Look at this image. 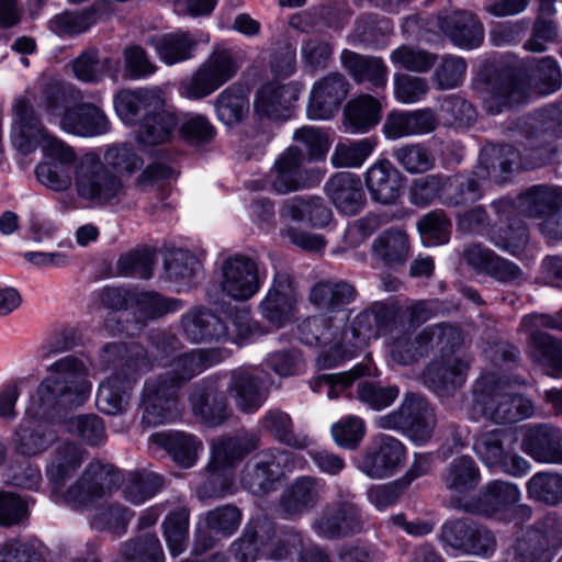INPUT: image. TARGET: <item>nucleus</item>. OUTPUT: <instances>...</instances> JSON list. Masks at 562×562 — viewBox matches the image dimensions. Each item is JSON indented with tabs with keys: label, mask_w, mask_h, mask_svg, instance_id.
<instances>
[{
	"label": "nucleus",
	"mask_w": 562,
	"mask_h": 562,
	"mask_svg": "<svg viewBox=\"0 0 562 562\" xmlns=\"http://www.w3.org/2000/svg\"><path fill=\"white\" fill-rule=\"evenodd\" d=\"M227 391L236 407L244 414L256 413L267 401L269 393L262 378L249 369L233 371Z\"/></svg>",
	"instance_id": "obj_37"
},
{
	"label": "nucleus",
	"mask_w": 562,
	"mask_h": 562,
	"mask_svg": "<svg viewBox=\"0 0 562 562\" xmlns=\"http://www.w3.org/2000/svg\"><path fill=\"white\" fill-rule=\"evenodd\" d=\"M358 294L357 288L351 282L339 278H328L312 285L308 301L324 313H351L347 306L357 300Z\"/></svg>",
	"instance_id": "obj_31"
},
{
	"label": "nucleus",
	"mask_w": 562,
	"mask_h": 562,
	"mask_svg": "<svg viewBox=\"0 0 562 562\" xmlns=\"http://www.w3.org/2000/svg\"><path fill=\"white\" fill-rule=\"evenodd\" d=\"M520 211L529 216L544 218L554 215L562 207V188L548 184H536L517 198Z\"/></svg>",
	"instance_id": "obj_45"
},
{
	"label": "nucleus",
	"mask_w": 562,
	"mask_h": 562,
	"mask_svg": "<svg viewBox=\"0 0 562 562\" xmlns=\"http://www.w3.org/2000/svg\"><path fill=\"white\" fill-rule=\"evenodd\" d=\"M123 482L124 474L120 469L93 459L63 493L61 499L71 509L83 512L99 499L117 491Z\"/></svg>",
	"instance_id": "obj_6"
},
{
	"label": "nucleus",
	"mask_w": 562,
	"mask_h": 562,
	"mask_svg": "<svg viewBox=\"0 0 562 562\" xmlns=\"http://www.w3.org/2000/svg\"><path fill=\"white\" fill-rule=\"evenodd\" d=\"M261 428L276 440L296 448L304 449L308 446L306 436L295 435L290 415L279 408H271L260 419Z\"/></svg>",
	"instance_id": "obj_56"
},
{
	"label": "nucleus",
	"mask_w": 562,
	"mask_h": 562,
	"mask_svg": "<svg viewBox=\"0 0 562 562\" xmlns=\"http://www.w3.org/2000/svg\"><path fill=\"white\" fill-rule=\"evenodd\" d=\"M436 26L450 42L465 49L479 47L484 40V26L480 19L467 10L440 11Z\"/></svg>",
	"instance_id": "obj_24"
},
{
	"label": "nucleus",
	"mask_w": 562,
	"mask_h": 562,
	"mask_svg": "<svg viewBox=\"0 0 562 562\" xmlns=\"http://www.w3.org/2000/svg\"><path fill=\"white\" fill-rule=\"evenodd\" d=\"M260 447V438L257 434L243 430L232 436H222L212 445L213 467L235 465L246 456Z\"/></svg>",
	"instance_id": "obj_43"
},
{
	"label": "nucleus",
	"mask_w": 562,
	"mask_h": 562,
	"mask_svg": "<svg viewBox=\"0 0 562 562\" xmlns=\"http://www.w3.org/2000/svg\"><path fill=\"white\" fill-rule=\"evenodd\" d=\"M276 524L268 517L251 519L238 540V546L245 557L257 553L261 548L270 544L276 536Z\"/></svg>",
	"instance_id": "obj_63"
},
{
	"label": "nucleus",
	"mask_w": 562,
	"mask_h": 562,
	"mask_svg": "<svg viewBox=\"0 0 562 562\" xmlns=\"http://www.w3.org/2000/svg\"><path fill=\"white\" fill-rule=\"evenodd\" d=\"M441 540L462 553L488 557L496 548L493 533L471 519H451L441 527Z\"/></svg>",
	"instance_id": "obj_20"
},
{
	"label": "nucleus",
	"mask_w": 562,
	"mask_h": 562,
	"mask_svg": "<svg viewBox=\"0 0 562 562\" xmlns=\"http://www.w3.org/2000/svg\"><path fill=\"white\" fill-rule=\"evenodd\" d=\"M280 216L286 221L308 222L312 226L324 227L331 217V210L319 196H295L284 201Z\"/></svg>",
	"instance_id": "obj_49"
},
{
	"label": "nucleus",
	"mask_w": 562,
	"mask_h": 562,
	"mask_svg": "<svg viewBox=\"0 0 562 562\" xmlns=\"http://www.w3.org/2000/svg\"><path fill=\"white\" fill-rule=\"evenodd\" d=\"M182 306V302L178 299L166 297L155 291L136 290L133 307L139 318L148 321L176 312Z\"/></svg>",
	"instance_id": "obj_61"
},
{
	"label": "nucleus",
	"mask_w": 562,
	"mask_h": 562,
	"mask_svg": "<svg viewBox=\"0 0 562 562\" xmlns=\"http://www.w3.org/2000/svg\"><path fill=\"white\" fill-rule=\"evenodd\" d=\"M370 255L380 267L390 271H400L412 256L409 235L401 227L386 228L371 243Z\"/></svg>",
	"instance_id": "obj_25"
},
{
	"label": "nucleus",
	"mask_w": 562,
	"mask_h": 562,
	"mask_svg": "<svg viewBox=\"0 0 562 562\" xmlns=\"http://www.w3.org/2000/svg\"><path fill=\"white\" fill-rule=\"evenodd\" d=\"M164 267L169 281L189 284L199 272L201 262L188 250L173 249L167 252Z\"/></svg>",
	"instance_id": "obj_62"
},
{
	"label": "nucleus",
	"mask_w": 562,
	"mask_h": 562,
	"mask_svg": "<svg viewBox=\"0 0 562 562\" xmlns=\"http://www.w3.org/2000/svg\"><path fill=\"white\" fill-rule=\"evenodd\" d=\"M353 493L339 486L337 498L326 504L314 519V532L327 540H338L359 533L363 528V518Z\"/></svg>",
	"instance_id": "obj_10"
},
{
	"label": "nucleus",
	"mask_w": 562,
	"mask_h": 562,
	"mask_svg": "<svg viewBox=\"0 0 562 562\" xmlns=\"http://www.w3.org/2000/svg\"><path fill=\"white\" fill-rule=\"evenodd\" d=\"M350 315V312L321 313L305 318L299 325V336L303 344L329 347L317 357L319 367H336L355 356L348 326Z\"/></svg>",
	"instance_id": "obj_4"
},
{
	"label": "nucleus",
	"mask_w": 562,
	"mask_h": 562,
	"mask_svg": "<svg viewBox=\"0 0 562 562\" xmlns=\"http://www.w3.org/2000/svg\"><path fill=\"white\" fill-rule=\"evenodd\" d=\"M542 328L562 331V310L554 315H526L519 325V330L528 334V353L532 360L548 364L562 375V342Z\"/></svg>",
	"instance_id": "obj_13"
},
{
	"label": "nucleus",
	"mask_w": 562,
	"mask_h": 562,
	"mask_svg": "<svg viewBox=\"0 0 562 562\" xmlns=\"http://www.w3.org/2000/svg\"><path fill=\"white\" fill-rule=\"evenodd\" d=\"M190 510L179 507L170 512L164 522V537L172 557H178L188 547Z\"/></svg>",
	"instance_id": "obj_59"
},
{
	"label": "nucleus",
	"mask_w": 562,
	"mask_h": 562,
	"mask_svg": "<svg viewBox=\"0 0 562 562\" xmlns=\"http://www.w3.org/2000/svg\"><path fill=\"white\" fill-rule=\"evenodd\" d=\"M58 124L64 132L81 137L99 136L110 131V121L105 113L89 102L68 106Z\"/></svg>",
	"instance_id": "obj_36"
},
{
	"label": "nucleus",
	"mask_w": 562,
	"mask_h": 562,
	"mask_svg": "<svg viewBox=\"0 0 562 562\" xmlns=\"http://www.w3.org/2000/svg\"><path fill=\"white\" fill-rule=\"evenodd\" d=\"M302 87L299 82L280 83L270 81L262 85L254 101L259 117L280 120L289 116L291 106L299 100Z\"/></svg>",
	"instance_id": "obj_27"
},
{
	"label": "nucleus",
	"mask_w": 562,
	"mask_h": 562,
	"mask_svg": "<svg viewBox=\"0 0 562 562\" xmlns=\"http://www.w3.org/2000/svg\"><path fill=\"white\" fill-rule=\"evenodd\" d=\"M473 408L481 417L495 425L514 424L533 414L530 400L519 393L508 392L492 373L484 374L475 381Z\"/></svg>",
	"instance_id": "obj_5"
},
{
	"label": "nucleus",
	"mask_w": 562,
	"mask_h": 562,
	"mask_svg": "<svg viewBox=\"0 0 562 562\" xmlns=\"http://www.w3.org/2000/svg\"><path fill=\"white\" fill-rule=\"evenodd\" d=\"M437 117L432 110L393 111L385 117L383 133L389 139L428 134L435 131Z\"/></svg>",
	"instance_id": "obj_39"
},
{
	"label": "nucleus",
	"mask_w": 562,
	"mask_h": 562,
	"mask_svg": "<svg viewBox=\"0 0 562 562\" xmlns=\"http://www.w3.org/2000/svg\"><path fill=\"white\" fill-rule=\"evenodd\" d=\"M296 301L292 276L285 271H277L259 310L267 322L279 328L292 317Z\"/></svg>",
	"instance_id": "obj_23"
},
{
	"label": "nucleus",
	"mask_w": 562,
	"mask_h": 562,
	"mask_svg": "<svg viewBox=\"0 0 562 562\" xmlns=\"http://www.w3.org/2000/svg\"><path fill=\"white\" fill-rule=\"evenodd\" d=\"M404 443L390 435H378L359 453L356 468L371 480H384L395 475L406 463Z\"/></svg>",
	"instance_id": "obj_14"
},
{
	"label": "nucleus",
	"mask_w": 562,
	"mask_h": 562,
	"mask_svg": "<svg viewBox=\"0 0 562 562\" xmlns=\"http://www.w3.org/2000/svg\"><path fill=\"white\" fill-rule=\"evenodd\" d=\"M112 3L108 0L94 2L91 7L79 11H65L48 22V29L61 37H71L88 31L104 14H111Z\"/></svg>",
	"instance_id": "obj_40"
},
{
	"label": "nucleus",
	"mask_w": 562,
	"mask_h": 562,
	"mask_svg": "<svg viewBox=\"0 0 562 562\" xmlns=\"http://www.w3.org/2000/svg\"><path fill=\"white\" fill-rule=\"evenodd\" d=\"M322 492L321 479L310 475L300 476L282 492L279 509L284 517H300L318 505Z\"/></svg>",
	"instance_id": "obj_33"
},
{
	"label": "nucleus",
	"mask_w": 562,
	"mask_h": 562,
	"mask_svg": "<svg viewBox=\"0 0 562 562\" xmlns=\"http://www.w3.org/2000/svg\"><path fill=\"white\" fill-rule=\"evenodd\" d=\"M215 350L193 349L173 358L172 370L160 376H168L179 390L195 375L215 362Z\"/></svg>",
	"instance_id": "obj_54"
},
{
	"label": "nucleus",
	"mask_w": 562,
	"mask_h": 562,
	"mask_svg": "<svg viewBox=\"0 0 562 562\" xmlns=\"http://www.w3.org/2000/svg\"><path fill=\"white\" fill-rule=\"evenodd\" d=\"M261 284L259 266L254 258L238 254L222 262L220 289L228 299L246 302L259 292Z\"/></svg>",
	"instance_id": "obj_17"
},
{
	"label": "nucleus",
	"mask_w": 562,
	"mask_h": 562,
	"mask_svg": "<svg viewBox=\"0 0 562 562\" xmlns=\"http://www.w3.org/2000/svg\"><path fill=\"white\" fill-rule=\"evenodd\" d=\"M349 92L347 78L338 71L328 72L313 83L307 116L312 120H328L340 109Z\"/></svg>",
	"instance_id": "obj_21"
},
{
	"label": "nucleus",
	"mask_w": 562,
	"mask_h": 562,
	"mask_svg": "<svg viewBox=\"0 0 562 562\" xmlns=\"http://www.w3.org/2000/svg\"><path fill=\"white\" fill-rule=\"evenodd\" d=\"M520 150L512 145L488 144L481 150L475 175L483 180L491 179L495 183H504L520 168Z\"/></svg>",
	"instance_id": "obj_29"
},
{
	"label": "nucleus",
	"mask_w": 562,
	"mask_h": 562,
	"mask_svg": "<svg viewBox=\"0 0 562 562\" xmlns=\"http://www.w3.org/2000/svg\"><path fill=\"white\" fill-rule=\"evenodd\" d=\"M562 547V525L547 518L540 526L530 528L517 539L516 562H552Z\"/></svg>",
	"instance_id": "obj_18"
},
{
	"label": "nucleus",
	"mask_w": 562,
	"mask_h": 562,
	"mask_svg": "<svg viewBox=\"0 0 562 562\" xmlns=\"http://www.w3.org/2000/svg\"><path fill=\"white\" fill-rule=\"evenodd\" d=\"M86 459V450L76 442L65 441L50 454L46 464V477L56 486H63Z\"/></svg>",
	"instance_id": "obj_46"
},
{
	"label": "nucleus",
	"mask_w": 562,
	"mask_h": 562,
	"mask_svg": "<svg viewBox=\"0 0 562 562\" xmlns=\"http://www.w3.org/2000/svg\"><path fill=\"white\" fill-rule=\"evenodd\" d=\"M480 481V468L470 456L454 458L441 474V482L445 487L450 493L458 495L474 491Z\"/></svg>",
	"instance_id": "obj_52"
},
{
	"label": "nucleus",
	"mask_w": 562,
	"mask_h": 562,
	"mask_svg": "<svg viewBox=\"0 0 562 562\" xmlns=\"http://www.w3.org/2000/svg\"><path fill=\"white\" fill-rule=\"evenodd\" d=\"M521 449L537 462H562V430L549 424L529 427L521 440Z\"/></svg>",
	"instance_id": "obj_38"
},
{
	"label": "nucleus",
	"mask_w": 562,
	"mask_h": 562,
	"mask_svg": "<svg viewBox=\"0 0 562 562\" xmlns=\"http://www.w3.org/2000/svg\"><path fill=\"white\" fill-rule=\"evenodd\" d=\"M382 116L380 101L371 94H360L348 101L344 110V125L351 134L367 133L376 126Z\"/></svg>",
	"instance_id": "obj_47"
},
{
	"label": "nucleus",
	"mask_w": 562,
	"mask_h": 562,
	"mask_svg": "<svg viewBox=\"0 0 562 562\" xmlns=\"http://www.w3.org/2000/svg\"><path fill=\"white\" fill-rule=\"evenodd\" d=\"M123 485L124 497L132 504L139 505L161 490L164 480L154 472L135 470L124 475Z\"/></svg>",
	"instance_id": "obj_57"
},
{
	"label": "nucleus",
	"mask_w": 562,
	"mask_h": 562,
	"mask_svg": "<svg viewBox=\"0 0 562 562\" xmlns=\"http://www.w3.org/2000/svg\"><path fill=\"white\" fill-rule=\"evenodd\" d=\"M461 342V330L447 324L428 326L417 334L405 329L392 336L390 355L398 364L408 366L427 356L435 346L459 347Z\"/></svg>",
	"instance_id": "obj_9"
},
{
	"label": "nucleus",
	"mask_w": 562,
	"mask_h": 562,
	"mask_svg": "<svg viewBox=\"0 0 562 562\" xmlns=\"http://www.w3.org/2000/svg\"><path fill=\"white\" fill-rule=\"evenodd\" d=\"M295 456L282 449H267L256 454L243 469L241 485L255 495L274 490L286 471L293 469Z\"/></svg>",
	"instance_id": "obj_15"
},
{
	"label": "nucleus",
	"mask_w": 562,
	"mask_h": 562,
	"mask_svg": "<svg viewBox=\"0 0 562 562\" xmlns=\"http://www.w3.org/2000/svg\"><path fill=\"white\" fill-rule=\"evenodd\" d=\"M325 192L337 211L345 215H356L367 204L361 179L352 172H337L325 184Z\"/></svg>",
	"instance_id": "obj_35"
},
{
	"label": "nucleus",
	"mask_w": 562,
	"mask_h": 562,
	"mask_svg": "<svg viewBox=\"0 0 562 562\" xmlns=\"http://www.w3.org/2000/svg\"><path fill=\"white\" fill-rule=\"evenodd\" d=\"M31 400L27 414L15 427L11 442L14 451L27 458L44 454L58 439L55 425L81 407L91 394L86 363L75 357H63L46 369Z\"/></svg>",
	"instance_id": "obj_1"
},
{
	"label": "nucleus",
	"mask_w": 562,
	"mask_h": 562,
	"mask_svg": "<svg viewBox=\"0 0 562 562\" xmlns=\"http://www.w3.org/2000/svg\"><path fill=\"white\" fill-rule=\"evenodd\" d=\"M440 346V357L430 361L423 373L425 384L441 393L461 387L471 368V358L452 352L457 347Z\"/></svg>",
	"instance_id": "obj_19"
},
{
	"label": "nucleus",
	"mask_w": 562,
	"mask_h": 562,
	"mask_svg": "<svg viewBox=\"0 0 562 562\" xmlns=\"http://www.w3.org/2000/svg\"><path fill=\"white\" fill-rule=\"evenodd\" d=\"M184 337L192 344L220 342L228 337L224 319L205 307H194L181 316Z\"/></svg>",
	"instance_id": "obj_30"
},
{
	"label": "nucleus",
	"mask_w": 562,
	"mask_h": 562,
	"mask_svg": "<svg viewBox=\"0 0 562 562\" xmlns=\"http://www.w3.org/2000/svg\"><path fill=\"white\" fill-rule=\"evenodd\" d=\"M178 392L179 389L172 385L168 376L157 375L146 380L140 402L142 424L154 427L176 420L181 414Z\"/></svg>",
	"instance_id": "obj_16"
},
{
	"label": "nucleus",
	"mask_w": 562,
	"mask_h": 562,
	"mask_svg": "<svg viewBox=\"0 0 562 562\" xmlns=\"http://www.w3.org/2000/svg\"><path fill=\"white\" fill-rule=\"evenodd\" d=\"M482 180L475 169L469 173L445 176L443 204L460 207L475 203L483 196Z\"/></svg>",
	"instance_id": "obj_53"
},
{
	"label": "nucleus",
	"mask_w": 562,
	"mask_h": 562,
	"mask_svg": "<svg viewBox=\"0 0 562 562\" xmlns=\"http://www.w3.org/2000/svg\"><path fill=\"white\" fill-rule=\"evenodd\" d=\"M562 86V71L551 56L539 58L530 68L528 79L516 74H504L479 87L483 105L491 114H498L514 105L526 102L530 91L547 95Z\"/></svg>",
	"instance_id": "obj_3"
},
{
	"label": "nucleus",
	"mask_w": 562,
	"mask_h": 562,
	"mask_svg": "<svg viewBox=\"0 0 562 562\" xmlns=\"http://www.w3.org/2000/svg\"><path fill=\"white\" fill-rule=\"evenodd\" d=\"M519 496L516 484L495 480L484 486L472 505L471 512L490 517L517 503Z\"/></svg>",
	"instance_id": "obj_51"
},
{
	"label": "nucleus",
	"mask_w": 562,
	"mask_h": 562,
	"mask_svg": "<svg viewBox=\"0 0 562 562\" xmlns=\"http://www.w3.org/2000/svg\"><path fill=\"white\" fill-rule=\"evenodd\" d=\"M134 516L128 507L112 503L97 509L90 520L91 528L98 531H108L115 536L126 532L127 526Z\"/></svg>",
	"instance_id": "obj_60"
},
{
	"label": "nucleus",
	"mask_w": 562,
	"mask_h": 562,
	"mask_svg": "<svg viewBox=\"0 0 562 562\" xmlns=\"http://www.w3.org/2000/svg\"><path fill=\"white\" fill-rule=\"evenodd\" d=\"M165 105L162 92L158 88L123 89L114 97V109L120 119L128 125L138 121L142 110H158Z\"/></svg>",
	"instance_id": "obj_42"
},
{
	"label": "nucleus",
	"mask_w": 562,
	"mask_h": 562,
	"mask_svg": "<svg viewBox=\"0 0 562 562\" xmlns=\"http://www.w3.org/2000/svg\"><path fill=\"white\" fill-rule=\"evenodd\" d=\"M395 313L383 302H374L357 314L350 323L351 340L355 355L372 338H378L394 323Z\"/></svg>",
	"instance_id": "obj_34"
},
{
	"label": "nucleus",
	"mask_w": 562,
	"mask_h": 562,
	"mask_svg": "<svg viewBox=\"0 0 562 562\" xmlns=\"http://www.w3.org/2000/svg\"><path fill=\"white\" fill-rule=\"evenodd\" d=\"M217 117L226 125L241 122L249 112L247 89L234 83L222 91L215 100Z\"/></svg>",
	"instance_id": "obj_55"
},
{
	"label": "nucleus",
	"mask_w": 562,
	"mask_h": 562,
	"mask_svg": "<svg viewBox=\"0 0 562 562\" xmlns=\"http://www.w3.org/2000/svg\"><path fill=\"white\" fill-rule=\"evenodd\" d=\"M36 109L42 112L48 123L59 122L64 111L68 109L65 85L56 79L42 80L26 90Z\"/></svg>",
	"instance_id": "obj_44"
},
{
	"label": "nucleus",
	"mask_w": 562,
	"mask_h": 562,
	"mask_svg": "<svg viewBox=\"0 0 562 562\" xmlns=\"http://www.w3.org/2000/svg\"><path fill=\"white\" fill-rule=\"evenodd\" d=\"M143 166V159L126 143L106 148L103 160L94 151L83 154L75 167V189L78 196L92 206L119 205L127 187L119 173L132 175Z\"/></svg>",
	"instance_id": "obj_2"
},
{
	"label": "nucleus",
	"mask_w": 562,
	"mask_h": 562,
	"mask_svg": "<svg viewBox=\"0 0 562 562\" xmlns=\"http://www.w3.org/2000/svg\"><path fill=\"white\" fill-rule=\"evenodd\" d=\"M306 156L302 148L291 145L274 160L268 173L270 189L280 195L317 186L324 173L318 168L305 167Z\"/></svg>",
	"instance_id": "obj_11"
},
{
	"label": "nucleus",
	"mask_w": 562,
	"mask_h": 562,
	"mask_svg": "<svg viewBox=\"0 0 562 562\" xmlns=\"http://www.w3.org/2000/svg\"><path fill=\"white\" fill-rule=\"evenodd\" d=\"M376 146L374 137L339 142L330 156L335 168H358L368 159Z\"/></svg>",
	"instance_id": "obj_58"
},
{
	"label": "nucleus",
	"mask_w": 562,
	"mask_h": 562,
	"mask_svg": "<svg viewBox=\"0 0 562 562\" xmlns=\"http://www.w3.org/2000/svg\"><path fill=\"white\" fill-rule=\"evenodd\" d=\"M159 58L167 65L191 59L198 46V40L188 31L178 30L153 37L148 41Z\"/></svg>",
	"instance_id": "obj_50"
},
{
	"label": "nucleus",
	"mask_w": 562,
	"mask_h": 562,
	"mask_svg": "<svg viewBox=\"0 0 562 562\" xmlns=\"http://www.w3.org/2000/svg\"><path fill=\"white\" fill-rule=\"evenodd\" d=\"M405 176L387 159H378L364 172L370 199L384 206L396 205L404 193Z\"/></svg>",
	"instance_id": "obj_22"
},
{
	"label": "nucleus",
	"mask_w": 562,
	"mask_h": 562,
	"mask_svg": "<svg viewBox=\"0 0 562 562\" xmlns=\"http://www.w3.org/2000/svg\"><path fill=\"white\" fill-rule=\"evenodd\" d=\"M240 67L237 50L217 45L195 72L181 82L180 94L192 100L203 99L233 79Z\"/></svg>",
	"instance_id": "obj_7"
},
{
	"label": "nucleus",
	"mask_w": 562,
	"mask_h": 562,
	"mask_svg": "<svg viewBox=\"0 0 562 562\" xmlns=\"http://www.w3.org/2000/svg\"><path fill=\"white\" fill-rule=\"evenodd\" d=\"M189 401L194 416L209 426L223 424L231 416L225 394L218 390L216 381L206 379L191 387Z\"/></svg>",
	"instance_id": "obj_28"
},
{
	"label": "nucleus",
	"mask_w": 562,
	"mask_h": 562,
	"mask_svg": "<svg viewBox=\"0 0 562 562\" xmlns=\"http://www.w3.org/2000/svg\"><path fill=\"white\" fill-rule=\"evenodd\" d=\"M340 63L357 85H366L369 90L375 92L385 89L389 68L381 57L344 49Z\"/></svg>",
	"instance_id": "obj_32"
},
{
	"label": "nucleus",
	"mask_w": 562,
	"mask_h": 562,
	"mask_svg": "<svg viewBox=\"0 0 562 562\" xmlns=\"http://www.w3.org/2000/svg\"><path fill=\"white\" fill-rule=\"evenodd\" d=\"M148 370L149 362L145 350L137 349L126 359L121 372H114L100 384L97 394L98 408L108 415L125 411L138 376Z\"/></svg>",
	"instance_id": "obj_12"
},
{
	"label": "nucleus",
	"mask_w": 562,
	"mask_h": 562,
	"mask_svg": "<svg viewBox=\"0 0 562 562\" xmlns=\"http://www.w3.org/2000/svg\"><path fill=\"white\" fill-rule=\"evenodd\" d=\"M376 428L400 431L415 442H427L436 427L434 408L427 400L416 393H406L401 405L375 418Z\"/></svg>",
	"instance_id": "obj_8"
},
{
	"label": "nucleus",
	"mask_w": 562,
	"mask_h": 562,
	"mask_svg": "<svg viewBox=\"0 0 562 562\" xmlns=\"http://www.w3.org/2000/svg\"><path fill=\"white\" fill-rule=\"evenodd\" d=\"M530 498L547 505L562 502V475L551 472H538L527 482Z\"/></svg>",
	"instance_id": "obj_64"
},
{
	"label": "nucleus",
	"mask_w": 562,
	"mask_h": 562,
	"mask_svg": "<svg viewBox=\"0 0 562 562\" xmlns=\"http://www.w3.org/2000/svg\"><path fill=\"white\" fill-rule=\"evenodd\" d=\"M14 115L12 134L14 145L23 153L33 150L43 137H48L41 116L35 112V104L26 93L15 99L12 105Z\"/></svg>",
	"instance_id": "obj_26"
},
{
	"label": "nucleus",
	"mask_w": 562,
	"mask_h": 562,
	"mask_svg": "<svg viewBox=\"0 0 562 562\" xmlns=\"http://www.w3.org/2000/svg\"><path fill=\"white\" fill-rule=\"evenodd\" d=\"M150 441L164 449L173 462L184 469L192 468L203 450V442L196 436L184 431L155 432L150 436Z\"/></svg>",
	"instance_id": "obj_41"
},
{
	"label": "nucleus",
	"mask_w": 562,
	"mask_h": 562,
	"mask_svg": "<svg viewBox=\"0 0 562 562\" xmlns=\"http://www.w3.org/2000/svg\"><path fill=\"white\" fill-rule=\"evenodd\" d=\"M178 125V116L166 110L165 105L158 110H149L136 131V140L143 146L164 144L171 139Z\"/></svg>",
	"instance_id": "obj_48"
}]
</instances>
